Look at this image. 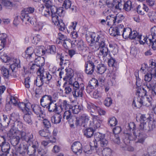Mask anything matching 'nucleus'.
<instances>
[{
    "mask_svg": "<svg viewBox=\"0 0 156 156\" xmlns=\"http://www.w3.org/2000/svg\"><path fill=\"white\" fill-rule=\"evenodd\" d=\"M32 114H24L23 116L24 120L25 122L30 125H31L32 124V121L31 119V116Z\"/></svg>",
    "mask_w": 156,
    "mask_h": 156,
    "instance_id": "nucleus-39",
    "label": "nucleus"
},
{
    "mask_svg": "<svg viewBox=\"0 0 156 156\" xmlns=\"http://www.w3.org/2000/svg\"><path fill=\"white\" fill-rule=\"evenodd\" d=\"M82 117L84 119L83 122L82 124V126L85 128L90 126H91V121H89L88 116L86 115L83 114L82 115Z\"/></svg>",
    "mask_w": 156,
    "mask_h": 156,
    "instance_id": "nucleus-33",
    "label": "nucleus"
},
{
    "mask_svg": "<svg viewBox=\"0 0 156 156\" xmlns=\"http://www.w3.org/2000/svg\"><path fill=\"white\" fill-rule=\"evenodd\" d=\"M100 41L98 42L99 45L95 46L96 50H98L99 49H103L105 48H107V45L105 43V41L104 39V37L103 39L101 41Z\"/></svg>",
    "mask_w": 156,
    "mask_h": 156,
    "instance_id": "nucleus-46",
    "label": "nucleus"
},
{
    "mask_svg": "<svg viewBox=\"0 0 156 156\" xmlns=\"http://www.w3.org/2000/svg\"><path fill=\"white\" fill-rule=\"evenodd\" d=\"M136 94L138 97L137 98L136 102L135 100H133V105H134L135 107L139 108L141 107L142 105H145L147 107H148L151 105L152 97L150 98L147 96L148 95H144V94H142V92H140L139 90H136Z\"/></svg>",
    "mask_w": 156,
    "mask_h": 156,
    "instance_id": "nucleus-3",
    "label": "nucleus"
},
{
    "mask_svg": "<svg viewBox=\"0 0 156 156\" xmlns=\"http://www.w3.org/2000/svg\"><path fill=\"white\" fill-rule=\"evenodd\" d=\"M132 8V2L130 0L128 1L124 5V9L126 11H130Z\"/></svg>",
    "mask_w": 156,
    "mask_h": 156,
    "instance_id": "nucleus-55",
    "label": "nucleus"
},
{
    "mask_svg": "<svg viewBox=\"0 0 156 156\" xmlns=\"http://www.w3.org/2000/svg\"><path fill=\"white\" fill-rule=\"evenodd\" d=\"M31 108L33 111L37 115L41 117L43 115L44 113V110L43 108H41L40 106L37 104L32 105Z\"/></svg>",
    "mask_w": 156,
    "mask_h": 156,
    "instance_id": "nucleus-21",
    "label": "nucleus"
},
{
    "mask_svg": "<svg viewBox=\"0 0 156 156\" xmlns=\"http://www.w3.org/2000/svg\"><path fill=\"white\" fill-rule=\"evenodd\" d=\"M7 35L5 33H2L0 34V39L1 43L6 44Z\"/></svg>",
    "mask_w": 156,
    "mask_h": 156,
    "instance_id": "nucleus-63",
    "label": "nucleus"
},
{
    "mask_svg": "<svg viewBox=\"0 0 156 156\" xmlns=\"http://www.w3.org/2000/svg\"><path fill=\"white\" fill-rule=\"evenodd\" d=\"M27 144H20L18 147H15L14 150H13V155L23 156L26 153H27L28 149Z\"/></svg>",
    "mask_w": 156,
    "mask_h": 156,
    "instance_id": "nucleus-10",
    "label": "nucleus"
},
{
    "mask_svg": "<svg viewBox=\"0 0 156 156\" xmlns=\"http://www.w3.org/2000/svg\"><path fill=\"white\" fill-rule=\"evenodd\" d=\"M82 107L80 105H76L73 106H72L71 108L73 113L77 114L82 109Z\"/></svg>",
    "mask_w": 156,
    "mask_h": 156,
    "instance_id": "nucleus-54",
    "label": "nucleus"
},
{
    "mask_svg": "<svg viewBox=\"0 0 156 156\" xmlns=\"http://www.w3.org/2000/svg\"><path fill=\"white\" fill-rule=\"evenodd\" d=\"M75 82H76L75 80H72V79L70 78L68 82V85L65 87V93L66 94H69L71 91L73 90L74 88L73 86L75 83Z\"/></svg>",
    "mask_w": 156,
    "mask_h": 156,
    "instance_id": "nucleus-20",
    "label": "nucleus"
},
{
    "mask_svg": "<svg viewBox=\"0 0 156 156\" xmlns=\"http://www.w3.org/2000/svg\"><path fill=\"white\" fill-rule=\"evenodd\" d=\"M46 52L48 53L54 54L56 52V48L54 45L49 46L47 49L45 50Z\"/></svg>",
    "mask_w": 156,
    "mask_h": 156,
    "instance_id": "nucleus-56",
    "label": "nucleus"
},
{
    "mask_svg": "<svg viewBox=\"0 0 156 156\" xmlns=\"http://www.w3.org/2000/svg\"><path fill=\"white\" fill-rule=\"evenodd\" d=\"M14 60L15 61V62L10 65L9 69L4 66L0 68L1 73L4 79H8L10 76L17 77L16 72L18 68L20 67V62L19 60L14 59Z\"/></svg>",
    "mask_w": 156,
    "mask_h": 156,
    "instance_id": "nucleus-2",
    "label": "nucleus"
},
{
    "mask_svg": "<svg viewBox=\"0 0 156 156\" xmlns=\"http://www.w3.org/2000/svg\"><path fill=\"white\" fill-rule=\"evenodd\" d=\"M94 145H90L91 149L92 150L95 151H94V152L98 154L99 155L102 154V150L101 148H98L97 143L94 141Z\"/></svg>",
    "mask_w": 156,
    "mask_h": 156,
    "instance_id": "nucleus-43",
    "label": "nucleus"
},
{
    "mask_svg": "<svg viewBox=\"0 0 156 156\" xmlns=\"http://www.w3.org/2000/svg\"><path fill=\"white\" fill-rule=\"evenodd\" d=\"M73 90L72 91V94L74 98L82 97L83 96V92L84 90V86L83 83H81L79 85L78 82L76 81L75 82V83L73 86Z\"/></svg>",
    "mask_w": 156,
    "mask_h": 156,
    "instance_id": "nucleus-6",
    "label": "nucleus"
},
{
    "mask_svg": "<svg viewBox=\"0 0 156 156\" xmlns=\"http://www.w3.org/2000/svg\"><path fill=\"white\" fill-rule=\"evenodd\" d=\"M9 132L11 134H16L18 131H20L23 127L22 123L20 121H16L14 123L9 124Z\"/></svg>",
    "mask_w": 156,
    "mask_h": 156,
    "instance_id": "nucleus-7",
    "label": "nucleus"
},
{
    "mask_svg": "<svg viewBox=\"0 0 156 156\" xmlns=\"http://www.w3.org/2000/svg\"><path fill=\"white\" fill-rule=\"evenodd\" d=\"M99 62L98 60H95L94 62L91 61H89L87 62L85 64V72L87 74L91 75L93 73L94 67Z\"/></svg>",
    "mask_w": 156,
    "mask_h": 156,
    "instance_id": "nucleus-9",
    "label": "nucleus"
},
{
    "mask_svg": "<svg viewBox=\"0 0 156 156\" xmlns=\"http://www.w3.org/2000/svg\"><path fill=\"white\" fill-rule=\"evenodd\" d=\"M77 44L78 48L80 50H82L84 47V44L83 41L80 40L78 42H76V41L75 40V42L73 44Z\"/></svg>",
    "mask_w": 156,
    "mask_h": 156,
    "instance_id": "nucleus-58",
    "label": "nucleus"
},
{
    "mask_svg": "<svg viewBox=\"0 0 156 156\" xmlns=\"http://www.w3.org/2000/svg\"><path fill=\"white\" fill-rule=\"evenodd\" d=\"M56 101L53 100L51 101H50L49 104L46 107V108L50 112H58L59 110L57 103H55Z\"/></svg>",
    "mask_w": 156,
    "mask_h": 156,
    "instance_id": "nucleus-18",
    "label": "nucleus"
},
{
    "mask_svg": "<svg viewBox=\"0 0 156 156\" xmlns=\"http://www.w3.org/2000/svg\"><path fill=\"white\" fill-rule=\"evenodd\" d=\"M154 127V126L153 124H147L146 123H141L139 125L138 130H137L136 132H133L134 136L131 133H124L125 137L123 138V140L125 144L123 146L121 145V147L122 148H125L126 145L130 143L131 141L136 140L137 136L138 137V140L136 143L143 144L145 139L144 132L151 131Z\"/></svg>",
    "mask_w": 156,
    "mask_h": 156,
    "instance_id": "nucleus-1",
    "label": "nucleus"
},
{
    "mask_svg": "<svg viewBox=\"0 0 156 156\" xmlns=\"http://www.w3.org/2000/svg\"><path fill=\"white\" fill-rule=\"evenodd\" d=\"M107 60H108V65L109 66L115 68V69H116L118 66L117 62H116L115 60V59L112 57H111L110 59H107Z\"/></svg>",
    "mask_w": 156,
    "mask_h": 156,
    "instance_id": "nucleus-51",
    "label": "nucleus"
},
{
    "mask_svg": "<svg viewBox=\"0 0 156 156\" xmlns=\"http://www.w3.org/2000/svg\"><path fill=\"white\" fill-rule=\"evenodd\" d=\"M10 121L9 118H8L7 116L1 114L0 115V125L4 128L7 127H9Z\"/></svg>",
    "mask_w": 156,
    "mask_h": 156,
    "instance_id": "nucleus-17",
    "label": "nucleus"
},
{
    "mask_svg": "<svg viewBox=\"0 0 156 156\" xmlns=\"http://www.w3.org/2000/svg\"><path fill=\"white\" fill-rule=\"evenodd\" d=\"M1 59L3 62L5 63L10 62V64L12 60V59H11L10 57H8L7 55L5 54H4L3 55L1 56Z\"/></svg>",
    "mask_w": 156,
    "mask_h": 156,
    "instance_id": "nucleus-60",
    "label": "nucleus"
},
{
    "mask_svg": "<svg viewBox=\"0 0 156 156\" xmlns=\"http://www.w3.org/2000/svg\"><path fill=\"white\" fill-rule=\"evenodd\" d=\"M32 145H27L28 149L27 153L29 155H34V154L37 150L39 146L38 143L36 141L34 140L33 142L30 143Z\"/></svg>",
    "mask_w": 156,
    "mask_h": 156,
    "instance_id": "nucleus-13",
    "label": "nucleus"
},
{
    "mask_svg": "<svg viewBox=\"0 0 156 156\" xmlns=\"http://www.w3.org/2000/svg\"><path fill=\"white\" fill-rule=\"evenodd\" d=\"M108 48L100 49L99 53V56L100 57V56L101 57L105 62L108 59L107 56L108 55H109L108 54Z\"/></svg>",
    "mask_w": 156,
    "mask_h": 156,
    "instance_id": "nucleus-26",
    "label": "nucleus"
},
{
    "mask_svg": "<svg viewBox=\"0 0 156 156\" xmlns=\"http://www.w3.org/2000/svg\"><path fill=\"white\" fill-rule=\"evenodd\" d=\"M46 53L45 50H44L43 46H38L37 47L35 52V55L37 56H41L45 54Z\"/></svg>",
    "mask_w": 156,
    "mask_h": 156,
    "instance_id": "nucleus-35",
    "label": "nucleus"
},
{
    "mask_svg": "<svg viewBox=\"0 0 156 156\" xmlns=\"http://www.w3.org/2000/svg\"><path fill=\"white\" fill-rule=\"evenodd\" d=\"M34 52V49L32 47H29L28 48L24 54L25 57L26 58H27L28 57L30 58L31 55L33 54Z\"/></svg>",
    "mask_w": 156,
    "mask_h": 156,
    "instance_id": "nucleus-49",
    "label": "nucleus"
},
{
    "mask_svg": "<svg viewBox=\"0 0 156 156\" xmlns=\"http://www.w3.org/2000/svg\"><path fill=\"white\" fill-rule=\"evenodd\" d=\"M153 86V83L152 82L144 83V87L142 88V90L137 89L136 90H139L140 92H142V93H144V95H147L148 94V91L146 88L147 89L148 91H150Z\"/></svg>",
    "mask_w": 156,
    "mask_h": 156,
    "instance_id": "nucleus-19",
    "label": "nucleus"
},
{
    "mask_svg": "<svg viewBox=\"0 0 156 156\" xmlns=\"http://www.w3.org/2000/svg\"><path fill=\"white\" fill-rule=\"evenodd\" d=\"M94 137L96 142H99L105 137V135L104 134L98 132L95 134Z\"/></svg>",
    "mask_w": 156,
    "mask_h": 156,
    "instance_id": "nucleus-48",
    "label": "nucleus"
},
{
    "mask_svg": "<svg viewBox=\"0 0 156 156\" xmlns=\"http://www.w3.org/2000/svg\"><path fill=\"white\" fill-rule=\"evenodd\" d=\"M51 118V121L52 122L55 124L59 123L61 122L62 116L60 114V112H59Z\"/></svg>",
    "mask_w": 156,
    "mask_h": 156,
    "instance_id": "nucleus-30",
    "label": "nucleus"
},
{
    "mask_svg": "<svg viewBox=\"0 0 156 156\" xmlns=\"http://www.w3.org/2000/svg\"><path fill=\"white\" fill-rule=\"evenodd\" d=\"M93 119V124L94 129H97L100 127L101 121L100 120L99 117L97 115L92 116Z\"/></svg>",
    "mask_w": 156,
    "mask_h": 156,
    "instance_id": "nucleus-36",
    "label": "nucleus"
},
{
    "mask_svg": "<svg viewBox=\"0 0 156 156\" xmlns=\"http://www.w3.org/2000/svg\"><path fill=\"white\" fill-rule=\"evenodd\" d=\"M131 29L129 27L126 28H125L121 35L124 38H129L130 36V34H131Z\"/></svg>",
    "mask_w": 156,
    "mask_h": 156,
    "instance_id": "nucleus-45",
    "label": "nucleus"
},
{
    "mask_svg": "<svg viewBox=\"0 0 156 156\" xmlns=\"http://www.w3.org/2000/svg\"><path fill=\"white\" fill-rule=\"evenodd\" d=\"M98 86V83L97 80L94 78L92 79L89 81L86 90L87 93H90L94 89L95 87Z\"/></svg>",
    "mask_w": 156,
    "mask_h": 156,
    "instance_id": "nucleus-16",
    "label": "nucleus"
},
{
    "mask_svg": "<svg viewBox=\"0 0 156 156\" xmlns=\"http://www.w3.org/2000/svg\"><path fill=\"white\" fill-rule=\"evenodd\" d=\"M150 65L147 73L144 76V80L147 82H152L151 80L153 78H156V63L152 62Z\"/></svg>",
    "mask_w": 156,
    "mask_h": 156,
    "instance_id": "nucleus-5",
    "label": "nucleus"
},
{
    "mask_svg": "<svg viewBox=\"0 0 156 156\" xmlns=\"http://www.w3.org/2000/svg\"><path fill=\"white\" fill-rule=\"evenodd\" d=\"M125 28L123 25L121 24H118L116 27H110L109 32L111 36L114 37L116 35H121Z\"/></svg>",
    "mask_w": 156,
    "mask_h": 156,
    "instance_id": "nucleus-8",
    "label": "nucleus"
},
{
    "mask_svg": "<svg viewBox=\"0 0 156 156\" xmlns=\"http://www.w3.org/2000/svg\"><path fill=\"white\" fill-rule=\"evenodd\" d=\"M97 36V34L94 32H91L89 33V35L86 34V37L87 41L89 43H90V45L92 46L93 45V40H94V38Z\"/></svg>",
    "mask_w": 156,
    "mask_h": 156,
    "instance_id": "nucleus-34",
    "label": "nucleus"
},
{
    "mask_svg": "<svg viewBox=\"0 0 156 156\" xmlns=\"http://www.w3.org/2000/svg\"><path fill=\"white\" fill-rule=\"evenodd\" d=\"M106 3L108 7L111 8L115 6V1L114 0H106Z\"/></svg>",
    "mask_w": 156,
    "mask_h": 156,
    "instance_id": "nucleus-64",
    "label": "nucleus"
},
{
    "mask_svg": "<svg viewBox=\"0 0 156 156\" xmlns=\"http://www.w3.org/2000/svg\"><path fill=\"white\" fill-rule=\"evenodd\" d=\"M97 67V72L100 74H102L104 73L107 69L106 66L104 64L99 63L96 66Z\"/></svg>",
    "mask_w": 156,
    "mask_h": 156,
    "instance_id": "nucleus-31",
    "label": "nucleus"
},
{
    "mask_svg": "<svg viewBox=\"0 0 156 156\" xmlns=\"http://www.w3.org/2000/svg\"><path fill=\"white\" fill-rule=\"evenodd\" d=\"M19 116L18 113H13L10 115V118H9L10 124H12L16 121H19Z\"/></svg>",
    "mask_w": 156,
    "mask_h": 156,
    "instance_id": "nucleus-42",
    "label": "nucleus"
},
{
    "mask_svg": "<svg viewBox=\"0 0 156 156\" xmlns=\"http://www.w3.org/2000/svg\"><path fill=\"white\" fill-rule=\"evenodd\" d=\"M1 147V151L5 154H8V156H10L9 154V151L10 149L9 144L6 141L0 147Z\"/></svg>",
    "mask_w": 156,
    "mask_h": 156,
    "instance_id": "nucleus-32",
    "label": "nucleus"
},
{
    "mask_svg": "<svg viewBox=\"0 0 156 156\" xmlns=\"http://www.w3.org/2000/svg\"><path fill=\"white\" fill-rule=\"evenodd\" d=\"M72 120L71 121L72 124H75L76 126L80 125V121H81L82 120L80 118L78 117H73L72 119Z\"/></svg>",
    "mask_w": 156,
    "mask_h": 156,
    "instance_id": "nucleus-57",
    "label": "nucleus"
},
{
    "mask_svg": "<svg viewBox=\"0 0 156 156\" xmlns=\"http://www.w3.org/2000/svg\"><path fill=\"white\" fill-rule=\"evenodd\" d=\"M20 138L22 141H25L29 144L34 141L32 134H27L23 131L20 132Z\"/></svg>",
    "mask_w": 156,
    "mask_h": 156,
    "instance_id": "nucleus-12",
    "label": "nucleus"
},
{
    "mask_svg": "<svg viewBox=\"0 0 156 156\" xmlns=\"http://www.w3.org/2000/svg\"><path fill=\"white\" fill-rule=\"evenodd\" d=\"M59 106L60 107L61 110H63L64 109L68 110L70 109L72 107L69 101L66 100H63Z\"/></svg>",
    "mask_w": 156,
    "mask_h": 156,
    "instance_id": "nucleus-29",
    "label": "nucleus"
},
{
    "mask_svg": "<svg viewBox=\"0 0 156 156\" xmlns=\"http://www.w3.org/2000/svg\"><path fill=\"white\" fill-rule=\"evenodd\" d=\"M106 21L107 22L108 25L112 26L116 24L115 15H109L106 17Z\"/></svg>",
    "mask_w": 156,
    "mask_h": 156,
    "instance_id": "nucleus-25",
    "label": "nucleus"
},
{
    "mask_svg": "<svg viewBox=\"0 0 156 156\" xmlns=\"http://www.w3.org/2000/svg\"><path fill=\"white\" fill-rule=\"evenodd\" d=\"M73 117L72 115L71 111L69 110L66 111L63 114V118L64 119H66L67 120L71 123L72 120V119Z\"/></svg>",
    "mask_w": 156,
    "mask_h": 156,
    "instance_id": "nucleus-41",
    "label": "nucleus"
},
{
    "mask_svg": "<svg viewBox=\"0 0 156 156\" xmlns=\"http://www.w3.org/2000/svg\"><path fill=\"white\" fill-rule=\"evenodd\" d=\"M29 69L31 72H37L38 76H39V74L44 70V68L42 66L41 67L38 66L37 65L36 63L32 64L30 67H29Z\"/></svg>",
    "mask_w": 156,
    "mask_h": 156,
    "instance_id": "nucleus-23",
    "label": "nucleus"
},
{
    "mask_svg": "<svg viewBox=\"0 0 156 156\" xmlns=\"http://www.w3.org/2000/svg\"><path fill=\"white\" fill-rule=\"evenodd\" d=\"M2 4L6 8L10 9L13 5V2L8 0H3Z\"/></svg>",
    "mask_w": 156,
    "mask_h": 156,
    "instance_id": "nucleus-53",
    "label": "nucleus"
},
{
    "mask_svg": "<svg viewBox=\"0 0 156 156\" xmlns=\"http://www.w3.org/2000/svg\"><path fill=\"white\" fill-rule=\"evenodd\" d=\"M35 63L41 67V66L43 67L44 64V58L41 56H38L35 59Z\"/></svg>",
    "mask_w": 156,
    "mask_h": 156,
    "instance_id": "nucleus-44",
    "label": "nucleus"
},
{
    "mask_svg": "<svg viewBox=\"0 0 156 156\" xmlns=\"http://www.w3.org/2000/svg\"><path fill=\"white\" fill-rule=\"evenodd\" d=\"M15 135H12L9 132L8 134V136H9L10 138V142L11 144L15 147H16V146L19 144L20 140V137Z\"/></svg>",
    "mask_w": 156,
    "mask_h": 156,
    "instance_id": "nucleus-24",
    "label": "nucleus"
},
{
    "mask_svg": "<svg viewBox=\"0 0 156 156\" xmlns=\"http://www.w3.org/2000/svg\"><path fill=\"white\" fill-rule=\"evenodd\" d=\"M39 133L41 136L46 137L48 139H50L51 138V136H50V133L48 130H41L39 131Z\"/></svg>",
    "mask_w": 156,
    "mask_h": 156,
    "instance_id": "nucleus-38",
    "label": "nucleus"
},
{
    "mask_svg": "<svg viewBox=\"0 0 156 156\" xmlns=\"http://www.w3.org/2000/svg\"><path fill=\"white\" fill-rule=\"evenodd\" d=\"M72 44V43L71 42V40L67 38L64 41L63 43V45L66 49H67Z\"/></svg>",
    "mask_w": 156,
    "mask_h": 156,
    "instance_id": "nucleus-62",
    "label": "nucleus"
},
{
    "mask_svg": "<svg viewBox=\"0 0 156 156\" xmlns=\"http://www.w3.org/2000/svg\"><path fill=\"white\" fill-rule=\"evenodd\" d=\"M68 61L65 60H64L63 58V60L60 61V65L61 66V69H64L67 68V66H68L69 64Z\"/></svg>",
    "mask_w": 156,
    "mask_h": 156,
    "instance_id": "nucleus-59",
    "label": "nucleus"
},
{
    "mask_svg": "<svg viewBox=\"0 0 156 156\" xmlns=\"http://www.w3.org/2000/svg\"><path fill=\"white\" fill-rule=\"evenodd\" d=\"M65 70L66 71V76L63 78L64 80L67 81L68 80H69H69L71 78L72 80H75L73 77L74 73L73 69L69 68L67 69V68L65 69Z\"/></svg>",
    "mask_w": 156,
    "mask_h": 156,
    "instance_id": "nucleus-27",
    "label": "nucleus"
},
{
    "mask_svg": "<svg viewBox=\"0 0 156 156\" xmlns=\"http://www.w3.org/2000/svg\"><path fill=\"white\" fill-rule=\"evenodd\" d=\"M39 11H41V14L46 17L49 16L50 12L49 9L45 7L44 6L42 5L39 9Z\"/></svg>",
    "mask_w": 156,
    "mask_h": 156,
    "instance_id": "nucleus-37",
    "label": "nucleus"
},
{
    "mask_svg": "<svg viewBox=\"0 0 156 156\" xmlns=\"http://www.w3.org/2000/svg\"><path fill=\"white\" fill-rule=\"evenodd\" d=\"M87 108L92 116L96 115H95L97 113V110L99 109V107L96 106L90 102L87 103Z\"/></svg>",
    "mask_w": 156,
    "mask_h": 156,
    "instance_id": "nucleus-22",
    "label": "nucleus"
},
{
    "mask_svg": "<svg viewBox=\"0 0 156 156\" xmlns=\"http://www.w3.org/2000/svg\"><path fill=\"white\" fill-rule=\"evenodd\" d=\"M84 135L87 138H90L94 135L95 130L91 127H88L83 130Z\"/></svg>",
    "mask_w": 156,
    "mask_h": 156,
    "instance_id": "nucleus-28",
    "label": "nucleus"
},
{
    "mask_svg": "<svg viewBox=\"0 0 156 156\" xmlns=\"http://www.w3.org/2000/svg\"><path fill=\"white\" fill-rule=\"evenodd\" d=\"M71 149L74 154L76 155L80 154L82 151L81 144L79 141L74 142L71 146Z\"/></svg>",
    "mask_w": 156,
    "mask_h": 156,
    "instance_id": "nucleus-14",
    "label": "nucleus"
},
{
    "mask_svg": "<svg viewBox=\"0 0 156 156\" xmlns=\"http://www.w3.org/2000/svg\"><path fill=\"white\" fill-rule=\"evenodd\" d=\"M39 76L42 81L41 85L43 84L44 83L49 84L52 78V76L48 72L44 71V70L40 73Z\"/></svg>",
    "mask_w": 156,
    "mask_h": 156,
    "instance_id": "nucleus-11",
    "label": "nucleus"
},
{
    "mask_svg": "<svg viewBox=\"0 0 156 156\" xmlns=\"http://www.w3.org/2000/svg\"><path fill=\"white\" fill-rule=\"evenodd\" d=\"M57 9V8L55 6H52L51 8L52 22L55 25L60 27L59 30L63 31L65 29V26L62 20L58 19V17L56 15Z\"/></svg>",
    "mask_w": 156,
    "mask_h": 156,
    "instance_id": "nucleus-4",
    "label": "nucleus"
},
{
    "mask_svg": "<svg viewBox=\"0 0 156 156\" xmlns=\"http://www.w3.org/2000/svg\"><path fill=\"white\" fill-rule=\"evenodd\" d=\"M103 10L102 12L103 15L105 16H106L109 14L111 12V10L107 8L106 6L102 5L101 7Z\"/></svg>",
    "mask_w": 156,
    "mask_h": 156,
    "instance_id": "nucleus-61",
    "label": "nucleus"
},
{
    "mask_svg": "<svg viewBox=\"0 0 156 156\" xmlns=\"http://www.w3.org/2000/svg\"><path fill=\"white\" fill-rule=\"evenodd\" d=\"M112 152V150L108 147L104 148L102 151L103 156H111Z\"/></svg>",
    "mask_w": 156,
    "mask_h": 156,
    "instance_id": "nucleus-52",
    "label": "nucleus"
},
{
    "mask_svg": "<svg viewBox=\"0 0 156 156\" xmlns=\"http://www.w3.org/2000/svg\"><path fill=\"white\" fill-rule=\"evenodd\" d=\"M20 18L23 22H24L26 24H27V22H29L30 19L29 15L23 11L21 13Z\"/></svg>",
    "mask_w": 156,
    "mask_h": 156,
    "instance_id": "nucleus-40",
    "label": "nucleus"
},
{
    "mask_svg": "<svg viewBox=\"0 0 156 156\" xmlns=\"http://www.w3.org/2000/svg\"><path fill=\"white\" fill-rule=\"evenodd\" d=\"M118 123L116 119L114 117L109 118L108 120V123L111 127H113L116 126Z\"/></svg>",
    "mask_w": 156,
    "mask_h": 156,
    "instance_id": "nucleus-50",
    "label": "nucleus"
},
{
    "mask_svg": "<svg viewBox=\"0 0 156 156\" xmlns=\"http://www.w3.org/2000/svg\"><path fill=\"white\" fill-rule=\"evenodd\" d=\"M52 97L51 95L45 94L42 96L40 100V103L41 106L44 108L49 104L50 101L53 100Z\"/></svg>",
    "mask_w": 156,
    "mask_h": 156,
    "instance_id": "nucleus-15",
    "label": "nucleus"
},
{
    "mask_svg": "<svg viewBox=\"0 0 156 156\" xmlns=\"http://www.w3.org/2000/svg\"><path fill=\"white\" fill-rule=\"evenodd\" d=\"M151 34L148 35V40L150 39H154L156 38V27L154 26L152 27L151 30Z\"/></svg>",
    "mask_w": 156,
    "mask_h": 156,
    "instance_id": "nucleus-47",
    "label": "nucleus"
}]
</instances>
